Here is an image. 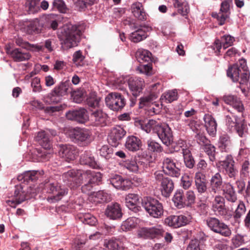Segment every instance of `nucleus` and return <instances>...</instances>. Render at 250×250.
<instances>
[{
	"label": "nucleus",
	"mask_w": 250,
	"mask_h": 250,
	"mask_svg": "<svg viewBox=\"0 0 250 250\" xmlns=\"http://www.w3.org/2000/svg\"><path fill=\"white\" fill-rule=\"evenodd\" d=\"M63 183L71 189H75L84 184L81 188L83 192L88 193L94 184H98L102 180L100 172L93 170L71 169L62 175Z\"/></svg>",
	"instance_id": "nucleus-1"
},
{
	"label": "nucleus",
	"mask_w": 250,
	"mask_h": 250,
	"mask_svg": "<svg viewBox=\"0 0 250 250\" xmlns=\"http://www.w3.org/2000/svg\"><path fill=\"white\" fill-rule=\"evenodd\" d=\"M82 29L80 25L66 24L62 27L57 35L61 42L62 47L68 49L78 45L81 40Z\"/></svg>",
	"instance_id": "nucleus-2"
},
{
	"label": "nucleus",
	"mask_w": 250,
	"mask_h": 250,
	"mask_svg": "<svg viewBox=\"0 0 250 250\" xmlns=\"http://www.w3.org/2000/svg\"><path fill=\"white\" fill-rule=\"evenodd\" d=\"M227 73L233 82H238L241 85H245L248 87L250 73L245 59H241L229 67Z\"/></svg>",
	"instance_id": "nucleus-3"
},
{
	"label": "nucleus",
	"mask_w": 250,
	"mask_h": 250,
	"mask_svg": "<svg viewBox=\"0 0 250 250\" xmlns=\"http://www.w3.org/2000/svg\"><path fill=\"white\" fill-rule=\"evenodd\" d=\"M43 189L46 192L53 194L47 198V201L50 203H54L61 200L68 193V189L62 187L57 182H45Z\"/></svg>",
	"instance_id": "nucleus-4"
},
{
	"label": "nucleus",
	"mask_w": 250,
	"mask_h": 250,
	"mask_svg": "<svg viewBox=\"0 0 250 250\" xmlns=\"http://www.w3.org/2000/svg\"><path fill=\"white\" fill-rule=\"evenodd\" d=\"M142 205L150 216L158 218L164 213L163 205L158 200L151 197H144L142 201Z\"/></svg>",
	"instance_id": "nucleus-5"
},
{
	"label": "nucleus",
	"mask_w": 250,
	"mask_h": 250,
	"mask_svg": "<svg viewBox=\"0 0 250 250\" xmlns=\"http://www.w3.org/2000/svg\"><path fill=\"white\" fill-rule=\"evenodd\" d=\"M206 223L208 229L214 233L225 237H229L231 234L229 227L218 218L213 217H208Z\"/></svg>",
	"instance_id": "nucleus-6"
},
{
	"label": "nucleus",
	"mask_w": 250,
	"mask_h": 250,
	"mask_svg": "<svg viewBox=\"0 0 250 250\" xmlns=\"http://www.w3.org/2000/svg\"><path fill=\"white\" fill-rule=\"evenodd\" d=\"M68 87L69 83L67 82L61 83L44 97V102L48 104L59 103L62 97L67 94Z\"/></svg>",
	"instance_id": "nucleus-7"
},
{
	"label": "nucleus",
	"mask_w": 250,
	"mask_h": 250,
	"mask_svg": "<svg viewBox=\"0 0 250 250\" xmlns=\"http://www.w3.org/2000/svg\"><path fill=\"white\" fill-rule=\"evenodd\" d=\"M105 104L114 111L121 110L126 104V100L120 93L114 92L107 94L105 98Z\"/></svg>",
	"instance_id": "nucleus-8"
},
{
	"label": "nucleus",
	"mask_w": 250,
	"mask_h": 250,
	"mask_svg": "<svg viewBox=\"0 0 250 250\" xmlns=\"http://www.w3.org/2000/svg\"><path fill=\"white\" fill-rule=\"evenodd\" d=\"M131 28L134 31L130 34L129 38L134 42H138L146 39L147 36L146 32L152 30L151 26L146 24L140 26L134 24L131 26Z\"/></svg>",
	"instance_id": "nucleus-9"
},
{
	"label": "nucleus",
	"mask_w": 250,
	"mask_h": 250,
	"mask_svg": "<svg viewBox=\"0 0 250 250\" xmlns=\"http://www.w3.org/2000/svg\"><path fill=\"white\" fill-rule=\"evenodd\" d=\"M56 135H57L56 130L48 129L39 132L35 139L42 147L49 149L51 147V138Z\"/></svg>",
	"instance_id": "nucleus-10"
},
{
	"label": "nucleus",
	"mask_w": 250,
	"mask_h": 250,
	"mask_svg": "<svg viewBox=\"0 0 250 250\" xmlns=\"http://www.w3.org/2000/svg\"><path fill=\"white\" fill-rule=\"evenodd\" d=\"M163 171L171 177H179L181 175V169L177 166L178 163L171 158H164L163 161Z\"/></svg>",
	"instance_id": "nucleus-11"
},
{
	"label": "nucleus",
	"mask_w": 250,
	"mask_h": 250,
	"mask_svg": "<svg viewBox=\"0 0 250 250\" xmlns=\"http://www.w3.org/2000/svg\"><path fill=\"white\" fill-rule=\"evenodd\" d=\"M73 141L79 145H87L90 142V136L88 131L83 128H75L71 134Z\"/></svg>",
	"instance_id": "nucleus-12"
},
{
	"label": "nucleus",
	"mask_w": 250,
	"mask_h": 250,
	"mask_svg": "<svg viewBox=\"0 0 250 250\" xmlns=\"http://www.w3.org/2000/svg\"><path fill=\"white\" fill-rule=\"evenodd\" d=\"M220 165L225 174L230 178L235 179L238 171L234 167V161L231 155H227L225 159L220 162Z\"/></svg>",
	"instance_id": "nucleus-13"
},
{
	"label": "nucleus",
	"mask_w": 250,
	"mask_h": 250,
	"mask_svg": "<svg viewBox=\"0 0 250 250\" xmlns=\"http://www.w3.org/2000/svg\"><path fill=\"white\" fill-rule=\"evenodd\" d=\"M13 199L6 201L7 204L10 207L15 208L19 205L26 200V193L24 187L21 185L15 186L14 194L12 195Z\"/></svg>",
	"instance_id": "nucleus-14"
},
{
	"label": "nucleus",
	"mask_w": 250,
	"mask_h": 250,
	"mask_svg": "<svg viewBox=\"0 0 250 250\" xmlns=\"http://www.w3.org/2000/svg\"><path fill=\"white\" fill-rule=\"evenodd\" d=\"M163 232L164 230L160 226L150 228L143 227L138 230V235L139 237L144 239H153L162 235Z\"/></svg>",
	"instance_id": "nucleus-15"
},
{
	"label": "nucleus",
	"mask_w": 250,
	"mask_h": 250,
	"mask_svg": "<svg viewBox=\"0 0 250 250\" xmlns=\"http://www.w3.org/2000/svg\"><path fill=\"white\" fill-rule=\"evenodd\" d=\"M163 144L169 146L173 142V135L170 128L167 125H161L156 132Z\"/></svg>",
	"instance_id": "nucleus-16"
},
{
	"label": "nucleus",
	"mask_w": 250,
	"mask_h": 250,
	"mask_svg": "<svg viewBox=\"0 0 250 250\" xmlns=\"http://www.w3.org/2000/svg\"><path fill=\"white\" fill-rule=\"evenodd\" d=\"M128 85L133 96L138 97L145 85V82L140 77H131L128 79Z\"/></svg>",
	"instance_id": "nucleus-17"
},
{
	"label": "nucleus",
	"mask_w": 250,
	"mask_h": 250,
	"mask_svg": "<svg viewBox=\"0 0 250 250\" xmlns=\"http://www.w3.org/2000/svg\"><path fill=\"white\" fill-rule=\"evenodd\" d=\"M235 41L233 37L229 35H225L221 38V40L216 39L213 45L212 48L217 55H219L222 47L224 49L231 46Z\"/></svg>",
	"instance_id": "nucleus-18"
},
{
	"label": "nucleus",
	"mask_w": 250,
	"mask_h": 250,
	"mask_svg": "<svg viewBox=\"0 0 250 250\" xmlns=\"http://www.w3.org/2000/svg\"><path fill=\"white\" fill-rule=\"evenodd\" d=\"M65 115L68 120L75 121L80 123H84L88 119L87 112L83 108L70 110L66 113Z\"/></svg>",
	"instance_id": "nucleus-19"
},
{
	"label": "nucleus",
	"mask_w": 250,
	"mask_h": 250,
	"mask_svg": "<svg viewBox=\"0 0 250 250\" xmlns=\"http://www.w3.org/2000/svg\"><path fill=\"white\" fill-rule=\"evenodd\" d=\"M125 133V131L120 126L113 127L108 138V143L112 146L117 147Z\"/></svg>",
	"instance_id": "nucleus-20"
},
{
	"label": "nucleus",
	"mask_w": 250,
	"mask_h": 250,
	"mask_svg": "<svg viewBox=\"0 0 250 250\" xmlns=\"http://www.w3.org/2000/svg\"><path fill=\"white\" fill-rule=\"evenodd\" d=\"M109 181L115 188L118 189L126 190L131 186V182L129 180L124 179L119 175H112Z\"/></svg>",
	"instance_id": "nucleus-21"
},
{
	"label": "nucleus",
	"mask_w": 250,
	"mask_h": 250,
	"mask_svg": "<svg viewBox=\"0 0 250 250\" xmlns=\"http://www.w3.org/2000/svg\"><path fill=\"white\" fill-rule=\"evenodd\" d=\"M160 86L159 83L153 84L150 86V93L148 96H146L143 97H141L140 99L139 102V107L140 108H143L145 105L148 104L149 103L155 100L158 97L159 90L157 89L158 86Z\"/></svg>",
	"instance_id": "nucleus-22"
},
{
	"label": "nucleus",
	"mask_w": 250,
	"mask_h": 250,
	"mask_svg": "<svg viewBox=\"0 0 250 250\" xmlns=\"http://www.w3.org/2000/svg\"><path fill=\"white\" fill-rule=\"evenodd\" d=\"M107 115L101 110H95L91 114L90 121L94 126H104L106 125Z\"/></svg>",
	"instance_id": "nucleus-23"
},
{
	"label": "nucleus",
	"mask_w": 250,
	"mask_h": 250,
	"mask_svg": "<svg viewBox=\"0 0 250 250\" xmlns=\"http://www.w3.org/2000/svg\"><path fill=\"white\" fill-rule=\"evenodd\" d=\"M58 153L61 157L68 162L73 160L76 155L74 147L69 145H60Z\"/></svg>",
	"instance_id": "nucleus-24"
},
{
	"label": "nucleus",
	"mask_w": 250,
	"mask_h": 250,
	"mask_svg": "<svg viewBox=\"0 0 250 250\" xmlns=\"http://www.w3.org/2000/svg\"><path fill=\"white\" fill-rule=\"evenodd\" d=\"M105 215L107 217L112 220L121 218L122 216V212L120 205L117 203L108 205L105 210Z\"/></svg>",
	"instance_id": "nucleus-25"
},
{
	"label": "nucleus",
	"mask_w": 250,
	"mask_h": 250,
	"mask_svg": "<svg viewBox=\"0 0 250 250\" xmlns=\"http://www.w3.org/2000/svg\"><path fill=\"white\" fill-rule=\"evenodd\" d=\"M58 17L56 15L50 14L45 15L40 18L42 22V28H51L54 30H56L58 26Z\"/></svg>",
	"instance_id": "nucleus-26"
},
{
	"label": "nucleus",
	"mask_w": 250,
	"mask_h": 250,
	"mask_svg": "<svg viewBox=\"0 0 250 250\" xmlns=\"http://www.w3.org/2000/svg\"><path fill=\"white\" fill-rule=\"evenodd\" d=\"M195 185L197 191L202 194L207 189V183L206 176L202 172L197 171L195 174Z\"/></svg>",
	"instance_id": "nucleus-27"
},
{
	"label": "nucleus",
	"mask_w": 250,
	"mask_h": 250,
	"mask_svg": "<svg viewBox=\"0 0 250 250\" xmlns=\"http://www.w3.org/2000/svg\"><path fill=\"white\" fill-rule=\"evenodd\" d=\"M224 101L228 104L232 106L238 112L242 113L244 110V107L242 101L237 96L229 95L224 96Z\"/></svg>",
	"instance_id": "nucleus-28"
},
{
	"label": "nucleus",
	"mask_w": 250,
	"mask_h": 250,
	"mask_svg": "<svg viewBox=\"0 0 250 250\" xmlns=\"http://www.w3.org/2000/svg\"><path fill=\"white\" fill-rule=\"evenodd\" d=\"M139 198V196L137 194H128L125 198V203L126 207L134 212H137L140 208L138 206Z\"/></svg>",
	"instance_id": "nucleus-29"
},
{
	"label": "nucleus",
	"mask_w": 250,
	"mask_h": 250,
	"mask_svg": "<svg viewBox=\"0 0 250 250\" xmlns=\"http://www.w3.org/2000/svg\"><path fill=\"white\" fill-rule=\"evenodd\" d=\"M89 199L97 204L109 202L111 200V195L107 192L100 190L91 193L89 196Z\"/></svg>",
	"instance_id": "nucleus-30"
},
{
	"label": "nucleus",
	"mask_w": 250,
	"mask_h": 250,
	"mask_svg": "<svg viewBox=\"0 0 250 250\" xmlns=\"http://www.w3.org/2000/svg\"><path fill=\"white\" fill-rule=\"evenodd\" d=\"M210 193L213 194L218 193L221 189L223 184L222 176L219 173H216L212 176L210 180Z\"/></svg>",
	"instance_id": "nucleus-31"
},
{
	"label": "nucleus",
	"mask_w": 250,
	"mask_h": 250,
	"mask_svg": "<svg viewBox=\"0 0 250 250\" xmlns=\"http://www.w3.org/2000/svg\"><path fill=\"white\" fill-rule=\"evenodd\" d=\"M142 146L141 140L134 136L127 137L125 143V148L129 151L135 152L139 150Z\"/></svg>",
	"instance_id": "nucleus-32"
},
{
	"label": "nucleus",
	"mask_w": 250,
	"mask_h": 250,
	"mask_svg": "<svg viewBox=\"0 0 250 250\" xmlns=\"http://www.w3.org/2000/svg\"><path fill=\"white\" fill-rule=\"evenodd\" d=\"M43 174V171L32 170L25 172L23 174L18 176L19 181L29 182L30 181H35L40 176Z\"/></svg>",
	"instance_id": "nucleus-33"
},
{
	"label": "nucleus",
	"mask_w": 250,
	"mask_h": 250,
	"mask_svg": "<svg viewBox=\"0 0 250 250\" xmlns=\"http://www.w3.org/2000/svg\"><path fill=\"white\" fill-rule=\"evenodd\" d=\"M205 126L208 133L211 136H214L217 130V123L213 117L208 114H205L204 117Z\"/></svg>",
	"instance_id": "nucleus-34"
},
{
	"label": "nucleus",
	"mask_w": 250,
	"mask_h": 250,
	"mask_svg": "<svg viewBox=\"0 0 250 250\" xmlns=\"http://www.w3.org/2000/svg\"><path fill=\"white\" fill-rule=\"evenodd\" d=\"M80 163L81 165H87L93 168L98 167L97 162L90 151H86L81 155Z\"/></svg>",
	"instance_id": "nucleus-35"
},
{
	"label": "nucleus",
	"mask_w": 250,
	"mask_h": 250,
	"mask_svg": "<svg viewBox=\"0 0 250 250\" xmlns=\"http://www.w3.org/2000/svg\"><path fill=\"white\" fill-rule=\"evenodd\" d=\"M133 16L138 20L143 21L146 19V14L144 10L143 4L139 2L133 3L131 7Z\"/></svg>",
	"instance_id": "nucleus-36"
},
{
	"label": "nucleus",
	"mask_w": 250,
	"mask_h": 250,
	"mask_svg": "<svg viewBox=\"0 0 250 250\" xmlns=\"http://www.w3.org/2000/svg\"><path fill=\"white\" fill-rule=\"evenodd\" d=\"M174 189L173 181L168 177H166L161 183V191L163 196L168 197Z\"/></svg>",
	"instance_id": "nucleus-37"
},
{
	"label": "nucleus",
	"mask_w": 250,
	"mask_h": 250,
	"mask_svg": "<svg viewBox=\"0 0 250 250\" xmlns=\"http://www.w3.org/2000/svg\"><path fill=\"white\" fill-rule=\"evenodd\" d=\"M161 124L154 120H149L147 122H143L141 124V127L142 130L146 133H156L157 132Z\"/></svg>",
	"instance_id": "nucleus-38"
},
{
	"label": "nucleus",
	"mask_w": 250,
	"mask_h": 250,
	"mask_svg": "<svg viewBox=\"0 0 250 250\" xmlns=\"http://www.w3.org/2000/svg\"><path fill=\"white\" fill-rule=\"evenodd\" d=\"M42 24L40 19H35L25 27L24 30L29 34L39 33L42 28Z\"/></svg>",
	"instance_id": "nucleus-39"
},
{
	"label": "nucleus",
	"mask_w": 250,
	"mask_h": 250,
	"mask_svg": "<svg viewBox=\"0 0 250 250\" xmlns=\"http://www.w3.org/2000/svg\"><path fill=\"white\" fill-rule=\"evenodd\" d=\"M11 55L15 61L22 62L29 60L30 57V54L26 51H24L21 49H15L11 52Z\"/></svg>",
	"instance_id": "nucleus-40"
},
{
	"label": "nucleus",
	"mask_w": 250,
	"mask_h": 250,
	"mask_svg": "<svg viewBox=\"0 0 250 250\" xmlns=\"http://www.w3.org/2000/svg\"><path fill=\"white\" fill-rule=\"evenodd\" d=\"M212 208L214 211L223 215L226 212L224 198L221 196H216L212 204Z\"/></svg>",
	"instance_id": "nucleus-41"
},
{
	"label": "nucleus",
	"mask_w": 250,
	"mask_h": 250,
	"mask_svg": "<svg viewBox=\"0 0 250 250\" xmlns=\"http://www.w3.org/2000/svg\"><path fill=\"white\" fill-rule=\"evenodd\" d=\"M175 205L179 208L188 206V203L182 190L177 191L173 198Z\"/></svg>",
	"instance_id": "nucleus-42"
},
{
	"label": "nucleus",
	"mask_w": 250,
	"mask_h": 250,
	"mask_svg": "<svg viewBox=\"0 0 250 250\" xmlns=\"http://www.w3.org/2000/svg\"><path fill=\"white\" fill-rule=\"evenodd\" d=\"M223 194L226 199L229 201L235 202L237 199L233 187L229 183L225 184Z\"/></svg>",
	"instance_id": "nucleus-43"
},
{
	"label": "nucleus",
	"mask_w": 250,
	"mask_h": 250,
	"mask_svg": "<svg viewBox=\"0 0 250 250\" xmlns=\"http://www.w3.org/2000/svg\"><path fill=\"white\" fill-rule=\"evenodd\" d=\"M236 116L231 112L230 114L226 116V125L229 131L232 132L236 129V127L238 123Z\"/></svg>",
	"instance_id": "nucleus-44"
},
{
	"label": "nucleus",
	"mask_w": 250,
	"mask_h": 250,
	"mask_svg": "<svg viewBox=\"0 0 250 250\" xmlns=\"http://www.w3.org/2000/svg\"><path fill=\"white\" fill-rule=\"evenodd\" d=\"M136 58L140 63L149 62L151 60V53L147 50L139 49L136 53Z\"/></svg>",
	"instance_id": "nucleus-45"
},
{
	"label": "nucleus",
	"mask_w": 250,
	"mask_h": 250,
	"mask_svg": "<svg viewBox=\"0 0 250 250\" xmlns=\"http://www.w3.org/2000/svg\"><path fill=\"white\" fill-rule=\"evenodd\" d=\"M175 7L178 8L179 12L183 16L187 15L189 11V6L186 0H173Z\"/></svg>",
	"instance_id": "nucleus-46"
},
{
	"label": "nucleus",
	"mask_w": 250,
	"mask_h": 250,
	"mask_svg": "<svg viewBox=\"0 0 250 250\" xmlns=\"http://www.w3.org/2000/svg\"><path fill=\"white\" fill-rule=\"evenodd\" d=\"M137 223L138 219L136 218H128L122 223L121 226V229L125 231L131 230L136 228Z\"/></svg>",
	"instance_id": "nucleus-47"
},
{
	"label": "nucleus",
	"mask_w": 250,
	"mask_h": 250,
	"mask_svg": "<svg viewBox=\"0 0 250 250\" xmlns=\"http://www.w3.org/2000/svg\"><path fill=\"white\" fill-rule=\"evenodd\" d=\"M231 145L229 137L227 134L222 135L218 142V147L222 151L227 152Z\"/></svg>",
	"instance_id": "nucleus-48"
},
{
	"label": "nucleus",
	"mask_w": 250,
	"mask_h": 250,
	"mask_svg": "<svg viewBox=\"0 0 250 250\" xmlns=\"http://www.w3.org/2000/svg\"><path fill=\"white\" fill-rule=\"evenodd\" d=\"M183 159L187 167L192 168L195 165V161L189 149L183 150Z\"/></svg>",
	"instance_id": "nucleus-49"
},
{
	"label": "nucleus",
	"mask_w": 250,
	"mask_h": 250,
	"mask_svg": "<svg viewBox=\"0 0 250 250\" xmlns=\"http://www.w3.org/2000/svg\"><path fill=\"white\" fill-rule=\"evenodd\" d=\"M44 50L48 53L53 52L58 47V41L55 38L48 39L43 42Z\"/></svg>",
	"instance_id": "nucleus-50"
},
{
	"label": "nucleus",
	"mask_w": 250,
	"mask_h": 250,
	"mask_svg": "<svg viewBox=\"0 0 250 250\" xmlns=\"http://www.w3.org/2000/svg\"><path fill=\"white\" fill-rule=\"evenodd\" d=\"M178 99V93L176 90H169L164 93L161 96L163 102L170 103Z\"/></svg>",
	"instance_id": "nucleus-51"
},
{
	"label": "nucleus",
	"mask_w": 250,
	"mask_h": 250,
	"mask_svg": "<svg viewBox=\"0 0 250 250\" xmlns=\"http://www.w3.org/2000/svg\"><path fill=\"white\" fill-rule=\"evenodd\" d=\"M203 150L208 157L209 161L213 163L215 160L216 148L212 144H209L208 145H206L203 147Z\"/></svg>",
	"instance_id": "nucleus-52"
},
{
	"label": "nucleus",
	"mask_w": 250,
	"mask_h": 250,
	"mask_svg": "<svg viewBox=\"0 0 250 250\" xmlns=\"http://www.w3.org/2000/svg\"><path fill=\"white\" fill-rule=\"evenodd\" d=\"M176 228L184 226L190 222L191 217L189 215H175Z\"/></svg>",
	"instance_id": "nucleus-53"
},
{
	"label": "nucleus",
	"mask_w": 250,
	"mask_h": 250,
	"mask_svg": "<svg viewBox=\"0 0 250 250\" xmlns=\"http://www.w3.org/2000/svg\"><path fill=\"white\" fill-rule=\"evenodd\" d=\"M147 149L151 152L160 153L163 151L161 145L155 141L149 140L147 141Z\"/></svg>",
	"instance_id": "nucleus-54"
},
{
	"label": "nucleus",
	"mask_w": 250,
	"mask_h": 250,
	"mask_svg": "<svg viewBox=\"0 0 250 250\" xmlns=\"http://www.w3.org/2000/svg\"><path fill=\"white\" fill-rule=\"evenodd\" d=\"M246 235L241 234L235 235L231 239V244L233 247L237 248L245 243L247 241Z\"/></svg>",
	"instance_id": "nucleus-55"
},
{
	"label": "nucleus",
	"mask_w": 250,
	"mask_h": 250,
	"mask_svg": "<svg viewBox=\"0 0 250 250\" xmlns=\"http://www.w3.org/2000/svg\"><path fill=\"white\" fill-rule=\"evenodd\" d=\"M236 128L235 130L240 137H245L246 134L248 131V127L245 120H243L240 122H238Z\"/></svg>",
	"instance_id": "nucleus-56"
},
{
	"label": "nucleus",
	"mask_w": 250,
	"mask_h": 250,
	"mask_svg": "<svg viewBox=\"0 0 250 250\" xmlns=\"http://www.w3.org/2000/svg\"><path fill=\"white\" fill-rule=\"evenodd\" d=\"M104 246L108 250H122V247L120 246L119 242L112 239L105 241Z\"/></svg>",
	"instance_id": "nucleus-57"
},
{
	"label": "nucleus",
	"mask_w": 250,
	"mask_h": 250,
	"mask_svg": "<svg viewBox=\"0 0 250 250\" xmlns=\"http://www.w3.org/2000/svg\"><path fill=\"white\" fill-rule=\"evenodd\" d=\"M124 167L129 171L133 172L138 171L139 168L138 164L134 160L126 161L124 164Z\"/></svg>",
	"instance_id": "nucleus-58"
},
{
	"label": "nucleus",
	"mask_w": 250,
	"mask_h": 250,
	"mask_svg": "<svg viewBox=\"0 0 250 250\" xmlns=\"http://www.w3.org/2000/svg\"><path fill=\"white\" fill-rule=\"evenodd\" d=\"M186 250H202V245L197 239H192L189 242Z\"/></svg>",
	"instance_id": "nucleus-59"
},
{
	"label": "nucleus",
	"mask_w": 250,
	"mask_h": 250,
	"mask_svg": "<svg viewBox=\"0 0 250 250\" xmlns=\"http://www.w3.org/2000/svg\"><path fill=\"white\" fill-rule=\"evenodd\" d=\"M192 178L187 174L184 175L181 179V186L185 189L189 188L192 185Z\"/></svg>",
	"instance_id": "nucleus-60"
},
{
	"label": "nucleus",
	"mask_w": 250,
	"mask_h": 250,
	"mask_svg": "<svg viewBox=\"0 0 250 250\" xmlns=\"http://www.w3.org/2000/svg\"><path fill=\"white\" fill-rule=\"evenodd\" d=\"M128 79L126 77H120L115 80L113 84L117 88L123 90L124 85H126V83H128Z\"/></svg>",
	"instance_id": "nucleus-61"
},
{
	"label": "nucleus",
	"mask_w": 250,
	"mask_h": 250,
	"mask_svg": "<svg viewBox=\"0 0 250 250\" xmlns=\"http://www.w3.org/2000/svg\"><path fill=\"white\" fill-rule=\"evenodd\" d=\"M100 99L97 97L95 94H92L86 99V103L91 107H96L98 106Z\"/></svg>",
	"instance_id": "nucleus-62"
},
{
	"label": "nucleus",
	"mask_w": 250,
	"mask_h": 250,
	"mask_svg": "<svg viewBox=\"0 0 250 250\" xmlns=\"http://www.w3.org/2000/svg\"><path fill=\"white\" fill-rule=\"evenodd\" d=\"M84 56L81 50L75 52L73 55V61L77 66H81L83 64L82 62L84 60Z\"/></svg>",
	"instance_id": "nucleus-63"
},
{
	"label": "nucleus",
	"mask_w": 250,
	"mask_h": 250,
	"mask_svg": "<svg viewBox=\"0 0 250 250\" xmlns=\"http://www.w3.org/2000/svg\"><path fill=\"white\" fill-rule=\"evenodd\" d=\"M53 6L62 13L66 12L67 8L63 0H54L53 2Z\"/></svg>",
	"instance_id": "nucleus-64"
}]
</instances>
